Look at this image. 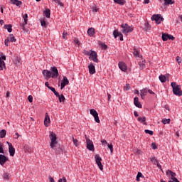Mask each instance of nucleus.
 Segmentation results:
<instances>
[{
  "instance_id": "nucleus-1",
  "label": "nucleus",
  "mask_w": 182,
  "mask_h": 182,
  "mask_svg": "<svg viewBox=\"0 0 182 182\" xmlns=\"http://www.w3.org/2000/svg\"><path fill=\"white\" fill-rule=\"evenodd\" d=\"M171 86L173 89V93L176 96H182L181 87L180 85H177L176 82H171Z\"/></svg>"
},
{
  "instance_id": "nucleus-2",
  "label": "nucleus",
  "mask_w": 182,
  "mask_h": 182,
  "mask_svg": "<svg viewBox=\"0 0 182 182\" xmlns=\"http://www.w3.org/2000/svg\"><path fill=\"white\" fill-rule=\"evenodd\" d=\"M49 137L51 141L50 146L51 149H55V147H56V144H58V137L56 136V134L53 133V132H50Z\"/></svg>"
},
{
  "instance_id": "nucleus-3",
  "label": "nucleus",
  "mask_w": 182,
  "mask_h": 182,
  "mask_svg": "<svg viewBox=\"0 0 182 182\" xmlns=\"http://www.w3.org/2000/svg\"><path fill=\"white\" fill-rule=\"evenodd\" d=\"M121 28H122V33L125 35L130 32H133V27L129 26L127 23L122 24Z\"/></svg>"
},
{
  "instance_id": "nucleus-4",
  "label": "nucleus",
  "mask_w": 182,
  "mask_h": 182,
  "mask_svg": "<svg viewBox=\"0 0 182 182\" xmlns=\"http://www.w3.org/2000/svg\"><path fill=\"white\" fill-rule=\"evenodd\" d=\"M86 139V144H87V149L88 150H90V151H93L95 150V146L93 145V141L87 138V136L85 135Z\"/></svg>"
},
{
  "instance_id": "nucleus-5",
  "label": "nucleus",
  "mask_w": 182,
  "mask_h": 182,
  "mask_svg": "<svg viewBox=\"0 0 182 182\" xmlns=\"http://www.w3.org/2000/svg\"><path fill=\"white\" fill-rule=\"evenodd\" d=\"M90 114L93 116L96 123H100V119H99V114L97 113V111L95 109H92L90 111Z\"/></svg>"
},
{
  "instance_id": "nucleus-6",
  "label": "nucleus",
  "mask_w": 182,
  "mask_h": 182,
  "mask_svg": "<svg viewBox=\"0 0 182 182\" xmlns=\"http://www.w3.org/2000/svg\"><path fill=\"white\" fill-rule=\"evenodd\" d=\"M89 59H90V60H93V62H95L96 63H98L99 59H97V53L91 50Z\"/></svg>"
},
{
  "instance_id": "nucleus-7",
  "label": "nucleus",
  "mask_w": 182,
  "mask_h": 182,
  "mask_svg": "<svg viewBox=\"0 0 182 182\" xmlns=\"http://www.w3.org/2000/svg\"><path fill=\"white\" fill-rule=\"evenodd\" d=\"M51 77L53 79H56L58 76H59V71L58 70V68L56 67H51Z\"/></svg>"
},
{
  "instance_id": "nucleus-8",
  "label": "nucleus",
  "mask_w": 182,
  "mask_h": 182,
  "mask_svg": "<svg viewBox=\"0 0 182 182\" xmlns=\"http://www.w3.org/2000/svg\"><path fill=\"white\" fill-rule=\"evenodd\" d=\"M166 176H171V180H172V181L176 182V180H178L177 178H176L177 174L170 169L166 171Z\"/></svg>"
},
{
  "instance_id": "nucleus-9",
  "label": "nucleus",
  "mask_w": 182,
  "mask_h": 182,
  "mask_svg": "<svg viewBox=\"0 0 182 182\" xmlns=\"http://www.w3.org/2000/svg\"><path fill=\"white\" fill-rule=\"evenodd\" d=\"M6 143L8 144L9 146V151L10 154V156H15V148H14V146H12V144L6 141Z\"/></svg>"
},
{
  "instance_id": "nucleus-10",
  "label": "nucleus",
  "mask_w": 182,
  "mask_h": 182,
  "mask_svg": "<svg viewBox=\"0 0 182 182\" xmlns=\"http://www.w3.org/2000/svg\"><path fill=\"white\" fill-rule=\"evenodd\" d=\"M43 75L45 77V79H46V80H49V79L52 77V73L48 70H43Z\"/></svg>"
},
{
  "instance_id": "nucleus-11",
  "label": "nucleus",
  "mask_w": 182,
  "mask_h": 182,
  "mask_svg": "<svg viewBox=\"0 0 182 182\" xmlns=\"http://www.w3.org/2000/svg\"><path fill=\"white\" fill-rule=\"evenodd\" d=\"M68 85H69V80H68L66 76H63V79L61 82L60 89H64L65 86H68Z\"/></svg>"
},
{
  "instance_id": "nucleus-12",
  "label": "nucleus",
  "mask_w": 182,
  "mask_h": 182,
  "mask_svg": "<svg viewBox=\"0 0 182 182\" xmlns=\"http://www.w3.org/2000/svg\"><path fill=\"white\" fill-rule=\"evenodd\" d=\"M88 69L90 75H95L96 73V68H95L93 63H90L88 65Z\"/></svg>"
},
{
  "instance_id": "nucleus-13",
  "label": "nucleus",
  "mask_w": 182,
  "mask_h": 182,
  "mask_svg": "<svg viewBox=\"0 0 182 182\" xmlns=\"http://www.w3.org/2000/svg\"><path fill=\"white\" fill-rule=\"evenodd\" d=\"M114 38L116 39L117 36H119V41H123V34L122 33H119L117 30H114L113 32Z\"/></svg>"
},
{
  "instance_id": "nucleus-14",
  "label": "nucleus",
  "mask_w": 182,
  "mask_h": 182,
  "mask_svg": "<svg viewBox=\"0 0 182 182\" xmlns=\"http://www.w3.org/2000/svg\"><path fill=\"white\" fill-rule=\"evenodd\" d=\"M134 105L136 106V107H138L139 109H141L142 105L140 103V101H139V97H135L134 99Z\"/></svg>"
},
{
  "instance_id": "nucleus-15",
  "label": "nucleus",
  "mask_w": 182,
  "mask_h": 182,
  "mask_svg": "<svg viewBox=\"0 0 182 182\" xmlns=\"http://www.w3.org/2000/svg\"><path fill=\"white\" fill-rule=\"evenodd\" d=\"M118 66L122 72H126V70H127V66H126V64L123 62L119 63Z\"/></svg>"
},
{
  "instance_id": "nucleus-16",
  "label": "nucleus",
  "mask_w": 182,
  "mask_h": 182,
  "mask_svg": "<svg viewBox=\"0 0 182 182\" xmlns=\"http://www.w3.org/2000/svg\"><path fill=\"white\" fill-rule=\"evenodd\" d=\"M151 19L153 21H155L156 23H157L158 25H159V23H161L160 22V14H155L152 16Z\"/></svg>"
},
{
  "instance_id": "nucleus-17",
  "label": "nucleus",
  "mask_w": 182,
  "mask_h": 182,
  "mask_svg": "<svg viewBox=\"0 0 182 182\" xmlns=\"http://www.w3.org/2000/svg\"><path fill=\"white\" fill-rule=\"evenodd\" d=\"M49 123H50V119L49 118V115H48V113H46V117L44 119L45 127H48L49 126Z\"/></svg>"
},
{
  "instance_id": "nucleus-18",
  "label": "nucleus",
  "mask_w": 182,
  "mask_h": 182,
  "mask_svg": "<svg viewBox=\"0 0 182 182\" xmlns=\"http://www.w3.org/2000/svg\"><path fill=\"white\" fill-rule=\"evenodd\" d=\"M134 56H135L136 59H141V55H140V53L136 48L134 49Z\"/></svg>"
},
{
  "instance_id": "nucleus-19",
  "label": "nucleus",
  "mask_w": 182,
  "mask_h": 182,
  "mask_svg": "<svg viewBox=\"0 0 182 182\" xmlns=\"http://www.w3.org/2000/svg\"><path fill=\"white\" fill-rule=\"evenodd\" d=\"M95 161H96V164L99 167L100 170L101 171H103V164L102 163V161L101 160H96Z\"/></svg>"
},
{
  "instance_id": "nucleus-20",
  "label": "nucleus",
  "mask_w": 182,
  "mask_h": 182,
  "mask_svg": "<svg viewBox=\"0 0 182 182\" xmlns=\"http://www.w3.org/2000/svg\"><path fill=\"white\" fill-rule=\"evenodd\" d=\"M147 92H149V89H147V88L141 90V99H143V96H146L147 95Z\"/></svg>"
},
{
  "instance_id": "nucleus-21",
  "label": "nucleus",
  "mask_w": 182,
  "mask_h": 182,
  "mask_svg": "<svg viewBox=\"0 0 182 182\" xmlns=\"http://www.w3.org/2000/svg\"><path fill=\"white\" fill-rule=\"evenodd\" d=\"M6 66L5 65V61L2 60V58H0V71L4 70Z\"/></svg>"
},
{
  "instance_id": "nucleus-22",
  "label": "nucleus",
  "mask_w": 182,
  "mask_h": 182,
  "mask_svg": "<svg viewBox=\"0 0 182 182\" xmlns=\"http://www.w3.org/2000/svg\"><path fill=\"white\" fill-rule=\"evenodd\" d=\"M87 34L89 35V36H93V35H95V28H90L87 30Z\"/></svg>"
},
{
  "instance_id": "nucleus-23",
  "label": "nucleus",
  "mask_w": 182,
  "mask_h": 182,
  "mask_svg": "<svg viewBox=\"0 0 182 182\" xmlns=\"http://www.w3.org/2000/svg\"><path fill=\"white\" fill-rule=\"evenodd\" d=\"M7 39L8 41H9V42H15L16 41V38H15V36H14V34H9Z\"/></svg>"
},
{
  "instance_id": "nucleus-24",
  "label": "nucleus",
  "mask_w": 182,
  "mask_h": 182,
  "mask_svg": "<svg viewBox=\"0 0 182 182\" xmlns=\"http://www.w3.org/2000/svg\"><path fill=\"white\" fill-rule=\"evenodd\" d=\"M24 23H20V26H21L23 31H26L25 25H28V18H23Z\"/></svg>"
},
{
  "instance_id": "nucleus-25",
  "label": "nucleus",
  "mask_w": 182,
  "mask_h": 182,
  "mask_svg": "<svg viewBox=\"0 0 182 182\" xmlns=\"http://www.w3.org/2000/svg\"><path fill=\"white\" fill-rule=\"evenodd\" d=\"M6 136V130L2 129L0 132V139H4Z\"/></svg>"
},
{
  "instance_id": "nucleus-26",
  "label": "nucleus",
  "mask_w": 182,
  "mask_h": 182,
  "mask_svg": "<svg viewBox=\"0 0 182 182\" xmlns=\"http://www.w3.org/2000/svg\"><path fill=\"white\" fill-rule=\"evenodd\" d=\"M4 29H7L8 32L11 33L12 32V25H4Z\"/></svg>"
},
{
  "instance_id": "nucleus-27",
  "label": "nucleus",
  "mask_w": 182,
  "mask_h": 182,
  "mask_svg": "<svg viewBox=\"0 0 182 182\" xmlns=\"http://www.w3.org/2000/svg\"><path fill=\"white\" fill-rule=\"evenodd\" d=\"M164 5H173L174 4V0H164Z\"/></svg>"
},
{
  "instance_id": "nucleus-28",
  "label": "nucleus",
  "mask_w": 182,
  "mask_h": 182,
  "mask_svg": "<svg viewBox=\"0 0 182 182\" xmlns=\"http://www.w3.org/2000/svg\"><path fill=\"white\" fill-rule=\"evenodd\" d=\"M144 63H146V60L142 61V63L141 62L139 63V68H140L141 70H143V69H144V68H146V65H144Z\"/></svg>"
},
{
  "instance_id": "nucleus-29",
  "label": "nucleus",
  "mask_w": 182,
  "mask_h": 182,
  "mask_svg": "<svg viewBox=\"0 0 182 182\" xmlns=\"http://www.w3.org/2000/svg\"><path fill=\"white\" fill-rule=\"evenodd\" d=\"M44 14L46 18H50V9H46V11H44Z\"/></svg>"
},
{
  "instance_id": "nucleus-30",
  "label": "nucleus",
  "mask_w": 182,
  "mask_h": 182,
  "mask_svg": "<svg viewBox=\"0 0 182 182\" xmlns=\"http://www.w3.org/2000/svg\"><path fill=\"white\" fill-rule=\"evenodd\" d=\"M137 120H138V122H141V123H143L144 124H146V117H138Z\"/></svg>"
},
{
  "instance_id": "nucleus-31",
  "label": "nucleus",
  "mask_w": 182,
  "mask_h": 182,
  "mask_svg": "<svg viewBox=\"0 0 182 182\" xmlns=\"http://www.w3.org/2000/svg\"><path fill=\"white\" fill-rule=\"evenodd\" d=\"M159 80H160V82H161V83H165V82L166 80V78L165 75H161L159 76Z\"/></svg>"
},
{
  "instance_id": "nucleus-32",
  "label": "nucleus",
  "mask_w": 182,
  "mask_h": 182,
  "mask_svg": "<svg viewBox=\"0 0 182 182\" xmlns=\"http://www.w3.org/2000/svg\"><path fill=\"white\" fill-rule=\"evenodd\" d=\"M114 2L115 4H118L119 5H124V4L126 3L124 0H114Z\"/></svg>"
},
{
  "instance_id": "nucleus-33",
  "label": "nucleus",
  "mask_w": 182,
  "mask_h": 182,
  "mask_svg": "<svg viewBox=\"0 0 182 182\" xmlns=\"http://www.w3.org/2000/svg\"><path fill=\"white\" fill-rule=\"evenodd\" d=\"M52 2L55 4V5H60V6H63V3H61L59 0H51Z\"/></svg>"
},
{
  "instance_id": "nucleus-34",
  "label": "nucleus",
  "mask_w": 182,
  "mask_h": 182,
  "mask_svg": "<svg viewBox=\"0 0 182 182\" xmlns=\"http://www.w3.org/2000/svg\"><path fill=\"white\" fill-rule=\"evenodd\" d=\"M162 40L166 42V41H168V34L162 33Z\"/></svg>"
},
{
  "instance_id": "nucleus-35",
  "label": "nucleus",
  "mask_w": 182,
  "mask_h": 182,
  "mask_svg": "<svg viewBox=\"0 0 182 182\" xmlns=\"http://www.w3.org/2000/svg\"><path fill=\"white\" fill-rule=\"evenodd\" d=\"M154 164H156L158 168H159L161 170V171H162V173H163V168H161V165L159 163L158 160L154 161Z\"/></svg>"
},
{
  "instance_id": "nucleus-36",
  "label": "nucleus",
  "mask_w": 182,
  "mask_h": 182,
  "mask_svg": "<svg viewBox=\"0 0 182 182\" xmlns=\"http://www.w3.org/2000/svg\"><path fill=\"white\" fill-rule=\"evenodd\" d=\"M140 177H141L142 178H144L143 173H141V172H138L136 176V181H140Z\"/></svg>"
},
{
  "instance_id": "nucleus-37",
  "label": "nucleus",
  "mask_w": 182,
  "mask_h": 182,
  "mask_svg": "<svg viewBox=\"0 0 182 182\" xmlns=\"http://www.w3.org/2000/svg\"><path fill=\"white\" fill-rule=\"evenodd\" d=\"M3 178L4 180H9V178H10L9 173H4L3 174Z\"/></svg>"
},
{
  "instance_id": "nucleus-38",
  "label": "nucleus",
  "mask_w": 182,
  "mask_h": 182,
  "mask_svg": "<svg viewBox=\"0 0 182 182\" xmlns=\"http://www.w3.org/2000/svg\"><path fill=\"white\" fill-rule=\"evenodd\" d=\"M145 28H144V31H149L151 29V26L150 24H149V23H145Z\"/></svg>"
},
{
  "instance_id": "nucleus-39",
  "label": "nucleus",
  "mask_w": 182,
  "mask_h": 182,
  "mask_svg": "<svg viewBox=\"0 0 182 182\" xmlns=\"http://www.w3.org/2000/svg\"><path fill=\"white\" fill-rule=\"evenodd\" d=\"M58 99L60 103H62V102H65V96L63 95H60Z\"/></svg>"
},
{
  "instance_id": "nucleus-40",
  "label": "nucleus",
  "mask_w": 182,
  "mask_h": 182,
  "mask_svg": "<svg viewBox=\"0 0 182 182\" xmlns=\"http://www.w3.org/2000/svg\"><path fill=\"white\" fill-rule=\"evenodd\" d=\"M144 132L146 133V134H150V136H153L154 133L153 131H150L149 129H145Z\"/></svg>"
},
{
  "instance_id": "nucleus-41",
  "label": "nucleus",
  "mask_w": 182,
  "mask_h": 182,
  "mask_svg": "<svg viewBox=\"0 0 182 182\" xmlns=\"http://www.w3.org/2000/svg\"><path fill=\"white\" fill-rule=\"evenodd\" d=\"M73 141L76 147L79 146V141L77 139H75V138L73 137Z\"/></svg>"
},
{
  "instance_id": "nucleus-42",
  "label": "nucleus",
  "mask_w": 182,
  "mask_h": 182,
  "mask_svg": "<svg viewBox=\"0 0 182 182\" xmlns=\"http://www.w3.org/2000/svg\"><path fill=\"white\" fill-rule=\"evenodd\" d=\"M68 35H69L68 33V32L63 31V39H68Z\"/></svg>"
},
{
  "instance_id": "nucleus-43",
  "label": "nucleus",
  "mask_w": 182,
  "mask_h": 182,
  "mask_svg": "<svg viewBox=\"0 0 182 182\" xmlns=\"http://www.w3.org/2000/svg\"><path fill=\"white\" fill-rule=\"evenodd\" d=\"M162 123L164 124H168V123H170V119H163L162 120Z\"/></svg>"
},
{
  "instance_id": "nucleus-44",
  "label": "nucleus",
  "mask_w": 182,
  "mask_h": 182,
  "mask_svg": "<svg viewBox=\"0 0 182 182\" xmlns=\"http://www.w3.org/2000/svg\"><path fill=\"white\" fill-rule=\"evenodd\" d=\"M124 90H130V84H126L124 87Z\"/></svg>"
},
{
  "instance_id": "nucleus-45",
  "label": "nucleus",
  "mask_w": 182,
  "mask_h": 182,
  "mask_svg": "<svg viewBox=\"0 0 182 182\" xmlns=\"http://www.w3.org/2000/svg\"><path fill=\"white\" fill-rule=\"evenodd\" d=\"M176 60L178 63V65H180V63H181L182 61L181 58L178 56L176 57Z\"/></svg>"
},
{
  "instance_id": "nucleus-46",
  "label": "nucleus",
  "mask_w": 182,
  "mask_h": 182,
  "mask_svg": "<svg viewBox=\"0 0 182 182\" xmlns=\"http://www.w3.org/2000/svg\"><path fill=\"white\" fill-rule=\"evenodd\" d=\"M100 46H101L102 49H107V45L105 44L104 43H101Z\"/></svg>"
},
{
  "instance_id": "nucleus-47",
  "label": "nucleus",
  "mask_w": 182,
  "mask_h": 182,
  "mask_svg": "<svg viewBox=\"0 0 182 182\" xmlns=\"http://www.w3.org/2000/svg\"><path fill=\"white\" fill-rule=\"evenodd\" d=\"M15 5H16V6H21V5H22V1L17 0Z\"/></svg>"
},
{
  "instance_id": "nucleus-48",
  "label": "nucleus",
  "mask_w": 182,
  "mask_h": 182,
  "mask_svg": "<svg viewBox=\"0 0 182 182\" xmlns=\"http://www.w3.org/2000/svg\"><path fill=\"white\" fill-rule=\"evenodd\" d=\"M92 12H98L99 11V9L96 6L92 7Z\"/></svg>"
},
{
  "instance_id": "nucleus-49",
  "label": "nucleus",
  "mask_w": 182,
  "mask_h": 182,
  "mask_svg": "<svg viewBox=\"0 0 182 182\" xmlns=\"http://www.w3.org/2000/svg\"><path fill=\"white\" fill-rule=\"evenodd\" d=\"M28 101L30 102V103H32L33 102V97H32V95L28 96Z\"/></svg>"
},
{
  "instance_id": "nucleus-50",
  "label": "nucleus",
  "mask_w": 182,
  "mask_h": 182,
  "mask_svg": "<svg viewBox=\"0 0 182 182\" xmlns=\"http://www.w3.org/2000/svg\"><path fill=\"white\" fill-rule=\"evenodd\" d=\"M41 26H44V28H46V21H41Z\"/></svg>"
},
{
  "instance_id": "nucleus-51",
  "label": "nucleus",
  "mask_w": 182,
  "mask_h": 182,
  "mask_svg": "<svg viewBox=\"0 0 182 182\" xmlns=\"http://www.w3.org/2000/svg\"><path fill=\"white\" fill-rule=\"evenodd\" d=\"M0 160H8V159L6 158L4 155L1 154L0 155Z\"/></svg>"
},
{
  "instance_id": "nucleus-52",
  "label": "nucleus",
  "mask_w": 182,
  "mask_h": 182,
  "mask_svg": "<svg viewBox=\"0 0 182 182\" xmlns=\"http://www.w3.org/2000/svg\"><path fill=\"white\" fill-rule=\"evenodd\" d=\"M151 147L154 150H156V149H157V145H156V143H152Z\"/></svg>"
},
{
  "instance_id": "nucleus-53",
  "label": "nucleus",
  "mask_w": 182,
  "mask_h": 182,
  "mask_svg": "<svg viewBox=\"0 0 182 182\" xmlns=\"http://www.w3.org/2000/svg\"><path fill=\"white\" fill-rule=\"evenodd\" d=\"M48 89L51 90L53 93L56 92V90L53 87H48Z\"/></svg>"
},
{
  "instance_id": "nucleus-54",
  "label": "nucleus",
  "mask_w": 182,
  "mask_h": 182,
  "mask_svg": "<svg viewBox=\"0 0 182 182\" xmlns=\"http://www.w3.org/2000/svg\"><path fill=\"white\" fill-rule=\"evenodd\" d=\"M95 159V160H102V158L100 157V156H99V154H96Z\"/></svg>"
},
{
  "instance_id": "nucleus-55",
  "label": "nucleus",
  "mask_w": 182,
  "mask_h": 182,
  "mask_svg": "<svg viewBox=\"0 0 182 182\" xmlns=\"http://www.w3.org/2000/svg\"><path fill=\"white\" fill-rule=\"evenodd\" d=\"M107 146H108V148L109 149L110 151L112 152L113 151V145L108 144Z\"/></svg>"
},
{
  "instance_id": "nucleus-56",
  "label": "nucleus",
  "mask_w": 182,
  "mask_h": 182,
  "mask_svg": "<svg viewBox=\"0 0 182 182\" xmlns=\"http://www.w3.org/2000/svg\"><path fill=\"white\" fill-rule=\"evenodd\" d=\"M0 58H1V60L3 59V60H6V56L4 54H1Z\"/></svg>"
},
{
  "instance_id": "nucleus-57",
  "label": "nucleus",
  "mask_w": 182,
  "mask_h": 182,
  "mask_svg": "<svg viewBox=\"0 0 182 182\" xmlns=\"http://www.w3.org/2000/svg\"><path fill=\"white\" fill-rule=\"evenodd\" d=\"M4 43L6 46H9V40H8V38L6 39Z\"/></svg>"
},
{
  "instance_id": "nucleus-58",
  "label": "nucleus",
  "mask_w": 182,
  "mask_h": 182,
  "mask_svg": "<svg viewBox=\"0 0 182 182\" xmlns=\"http://www.w3.org/2000/svg\"><path fill=\"white\" fill-rule=\"evenodd\" d=\"M6 163V160H0V164L1 166H4Z\"/></svg>"
},
{
  "instance_id": "nucleus-59",
  "label": "nucleus",
  "mask_w": 182,
  "mask_h": 182,
  "mask_svg": "<svg viewBox=\"0 0 182 182\" xmlns=\"http://www.w3.org/2000/svg\"><path fill=\"white\" fill-rule=\"evenodd\" d=\"M48 178H49V181H50V182H55V179H53V178H52V176H48Z\"/></svg>"
},
{
  "instance_id": "nucleus-60",
  "label": "nucleus",
  "mask_w": 182,
  "mask_h": 182,
  "mask_svg": "<svg viewBox=\"0 0 182 182\" xmlns=\"http://www.w3.org/2000/svg\"><path fill=\"white\" fill-rule=\"evenodd\" d=\"M0 153H4V148L2 146V144H0Z\"/></svg>"
},
{
  "instance_id": "nucleus-61",
  "label": "nucleus",
  "mask_w": 182,
  "mask_h": 182,
  "mask_svg": "<svg viewBox=\"0 0 182 182\" xmlns=\"http://www.w3.org/2000/svg\"><path fill=\"white\" fill-rule=\"evenodd\" d=\"M168 39H171V41H174V36H173L171 35H168Z\"/></svg>"
},
{
  "instance_id": "nucleus-62",
  "label": "nucleus",
  "mask_w": 182,
  "mask_h": 182,
  "mask_svg": "<svg viewBox=\"0 0 182 182\" xmlns=\"http://www.w3.org/2000/svg\"><path fill=\"white\" fill-rule=\"evenodd\" d=\"M54 95H55V96H56V97H59L60 95H59V92H58L57 91H55V92H54Z\"/></svg>"
},
{
  "instance_id": "nucleus-63",
  "label": "nucleus",
  "mask_w": 182,
  "mask_h": 182,
  "mask_svg": "<svg viewBox=\"0 0 182 182\" xmlns=\"http://www.w3.org/2000/svg\"><path fill=\"white\" fill-rule=\"evenodd\" d=\"M17 2V0H11V4H12L13 5H15Z\"/></svg>"
},
{
  "instance_id": "nucleus-64",
  "label": "nucleus",
  "mask_w": 182,
  "mask_h": 182,
  "mask_svg": "<svg viewBox=\"0 0 182 182\" xmlns=\"http://www.w3.org/2000/svg\"><path fill=\"white\" fill-rule=\"evenodd\" d=\"M102 144H104V146H106V144H107V141L104 139L103 141H102Z\"/></svg>"
}]
</instances>
